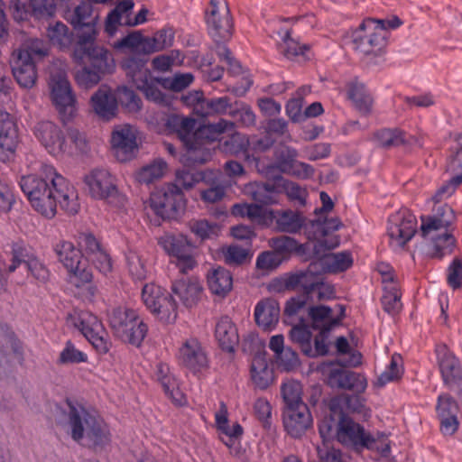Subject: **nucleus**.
Masks as SVG:
<instances>
[{"label": "nucleus", "instance_id": "52", "mask_svg": "<svg viewBox=\"0 0 462 462\" xmlns=\"http://www.w3.org/2000/svg\"><path fill=\"white\" fill-rule=\"evenodd\" d=\"M282 42L278 44L279 51L288 59H292L298 55H303L306 46H300L296 41L291 38L288 29L278 32Z\"/></svg>", "mask_w": 462, "mask_h": 462}, {"label": "nucleus", "instance_id": "7", "mask_svg": "<svg viewBox=\"0 0 462 462\" xmlns=\"http://www.w3.org/2000/svg\"><path fill=\"white\" fill-rule=\"evenodd\" d=\"M83 181L91 199L105 201L109 210L120 217L127 213L128 198L119 189L116 177L108 170L94 169L85 175Z\"/></svg>", "mask_w": 462, "mask_h": 462}, {"label": "nucleus", "instance_id": "55", "mask_svg": "<svg viewBox=\"0 0 462 462\" xmlns=\"http://www.w3.org/2000/svg\"><path fill=\"white\" fill-rule=\"evenodd\" d=\"M159 383L165 395L171 399L175 405L182 406L186 403V396L181 391L180 383L173 374Z\"/></svg>", "mask_w": 462, "mask_h": 462}, {"label": "nucleus", "instance_id": "37", "mask_svg": "<svg viewBox=\"0 0 462 462\" xmlns=\"http://www.w3.org/2000/svg\"><path fill=\"white\" fill-rule=\"evenodd\" d=\"M298 151L290 146H284L275 152L276 163L269 165L266 169L262 168L259 162L256 163L257 171L268 177L274 169H278L279 171L284 173L288 171L289 166L298 158Z\"/></svg>", "mask_w": 462, "mask_h": 462}, {"label": "nucleus", "instance_id": "39", "mask_svg": "<svg viewBox=\"0 0 462 462\" xmlns=\"http://www.w3.org/2000/svg\"><path fill=\"white\" fill-rule=\"evenodd\" d=\"M24 245L23 243H15L12 246L11 263H6L5 257L0 254V291H5L7 283V276L14 272L22 263L24 256Z\"/></svg>", "mask_w": 462, "mask_h": 462}, {"label": "nucleus", "instance_id": "36", "mask_svg": "<svg viewBox=\"0 0 462 462\" xmlns=\"http://www.w3.org/2000/svg\"><path fill=\"white\" fill-rule=\"evenodd\" d=\"M273 371L267 359L263 356H255L251 365V379L260 389H266L273 382Z\"/></svg>", "mask_w": 462, "mask_h": 462}, {"label": "nucleus", "instance_id": "45", "mask_svg": "<svg viewBox=\"0 0 462 462\" xmlns=\"http://www.w3.org/2000/svg\"><path fill=\"white\" fill-rule=\"evenodd\" d=\"M146 54L161 51L171 47L174 42V32L170 28H163L152 36H146Z\"/></svg>", "mask_w": 462, "mask_h": 462}, {"label": "nucleus", "instance_id": "5", "mask_svg": "<svg viewBox=\"0 0 462 462\" xmlns=\"http://www.w3.org/2000/svg\"><path fill=\"white\" fill-rule=\"evenodd\" d=\"M67 427L73 440L88 447H101L110 442L107 424L96 412L88 411L77 402L67 400L63 408Z\"/></svg>", "mask_w": 462, "mask_h": 462}, {"label": "nucleus", "instance_id": "25", "mask_svg": "<svg viewBox=\"0 0 462 462\" xmlns=\"http://www.w3.org/2000/svg\"><path fill=\"white\" fill-rule=\"evenodd\" d=\"M235 127L233 122L226 119H220L217 123L208 124L197 128L192 134L193 143H196V155H203V150L208 149L207 145L220 138V136L226 131L232 130ZM211 152V151H209Z\"/></svg>", "mask_w": 462, "mask_h": 462}, {"label": "nucleus", "instance_id": "51", "mask_svg": "<svg viewBox=\"0 0 462 462\" xmlns=\"http://www.w3.org/2000/svg\"><path fill=\"white\" fill-rule=\"evenodd\" d=\"M169 295L168 291L153 282L146 283L142 290V300L148 310L156 307Z\"/></svg>", "mask_w": 462, "mask_h": 462}, {"label": "nucleus", "instance_id": "59", "mask_svg": "<svg viewBox=\"0 0 462 462\" xmlns=\"http://www.w3.org/2000/svg\"><path fill=\"white\" fill-rule=\"evenodd\" d=\"M88 355L78 349L70 341L66 342L65 346L60 353L58 364H80L88 362Z\"/></svg>", "mask_w": 462, "mask_h": 462}, {"label": "nucleus", "instance_id": "15", "mask_svg": "<svg viewBox=\"0 0 462 462\" xmlns=\"http://www.w3.org/2000/svg\"><path fill=\"white\" fill-rule=\"evenodd\" d=\"M69 319L99 354L109 351L111 343L107 333L96 315L88 310H75Z\"/></svg>", "mask_w": 462, "mask_h": 462}, {"label": "nucleus", "instance_id": "42", "mask_svg": "<svg viewBox=\"0 0 462 462\" xmlns=\"http://www.w3.org/2000/svg\"><path fill=\"white\" fill-rule=\"evenodd\" d=\"M353 264L350 253L341 252L325 254L321 259V266L324 272L337 273L347 270Z\"/></svg>", "mask_w": 462, "mask_h": 462}, {"label": "nucleus", "instance_id": "60", "mask_svg": "<svg viewBox=\"0 0 462 462\" xmlns=\"http://www.w3.org/2000/svg\"><path fill=\"white\" fill-rule=\"evenodd\" d=\"M117 101L121 103L128 112H138L142 107V100L140 97L127 87H119L117 88Z\"/></svg>", "mask_w": 462, "mask_h": 462}, {"label": "nucleus", "instance_id": "9", "mask_svg": "<svg viewBox=\"0 0 462 462\" xmlns=\"http://www.w3.org/2000/svg\"><path fill=\"white\" fill-rule=\"evenodd\" d=\"M402 21L394 16L392 19L366 18L350 33L353 48L365 55H377L386 46V31L396 29Z\"/></svg>", "mask_w": 462, "mask_h": 462}, {"label": "nucleus", "instance_id": "26", "mask_svg": "<svg viewBox=\"0 0 462 462\" xmlns=\"http://www.w3.org/2000/svg\"><path fill=\"white\" fill-rule=\"evenodd\" d=\"M94 114L104 121L116 117L118 101L114 91L107 86H101L91 97L89 101Z\"/></svg>", "mask_w": 462, "mask_h": 462}, {"label": "nucleus", "instance_id": "23", "mask_svg": "<svg viewBox=\"0 0 462 462\" xmlns=\"http://www.w3.org/2000/svg\"><path fill=\"white\" fill-rule=\"evenodd\" d=\"M19 143L17 125L7 112L0 110V161L12 160Z\"/></svg>", "mask_w": 462, "mask_h": 462}, {"label": "nucleus", "instance_id": "34", "mask_svg": "<svg viewBox=\"0 0 462 462\" xmlns=\"http://www.w3.org/2000/svg\"><path fill=\"white\" fill-rule=\"evenodd\" d=\"M244 194L253 200L263 205L279 204L277 190L274 185L263 182H250L243 189Z\"/></svg>", "mask_w": 462, "mask_h": 462}, {"label": "nucleus", "instance_id": "17", "mask_svg": "<svg viewBox=\"0 0 462 462\" xmlns=\"http://www.w3.org/2000/svg\"><path fill=\"white\" fill-rule=\"evenodd\" d=\"M206 23L208 32L216 42L230 39L233 23L226 0H210L206 11Z\"/></svg>", "mask_w": 462, "mask_h": 462}, {"label": "nucleus", "instance_id": "49", "mask_svg": "<svg viewBox=\"0 0 462 462\" xmlns=\"http://www.w3.org/2000/svg\"><path fill=\"white\" fill-rule=\"evenodd\" d=\"M282 395L286 408L299 407L305 404L302 401V385L300 382L290 380L282 383Z\"/></svg>", "mask_w": 462, "mask_h": 462}, {"label": "nucleus", "instance_id": "61", "mask_svg": "<svg viewBox=\"0 0 462 462\" xmlns=\"http://www.w3.org/2000/svg\"><path fill=\"white\" fill-rule=\"evenodd\" d=\"M378 145L382 147L398 146L404 142L403 133L399 129H383L374 134Z\"/></svg>", "mask_w": 462, "mask_h": 462}, {"label": "nucleus", "instance_id": "27", "mask_svg": "<svg viewBox=\"0 0 462 462\" xmlns=\"http://www.w3.org/2000/svg\"><path fill=\"white\" fill-rule=\"evenodd\" d=\"M171 291L183 306L193 308L201 300L203 287L196 278H181L172 282Z\"/></svg>", "mask_w": 462, "mask_h": 462}, {"label": "nucleus", "instance_id": "41", "mask_svg": "<svg viewBox=\"0 0 462 462\" xmlns=\"http://www.w3.org/2000/svg\"><path fill=\"white\" fill-rule=\"evenodd\" d=\"M149 311L155 319L165 325L173 324L178 318V306L171 294Z\"/></svg>", "mask_w": 462, "mask_h": 462}, {"label": "nucleus", "instance_id": "1", "mask_svg": "<svg viewBox=\"0 0 462 462\" xmlns=\"http://www.w3.org/2000/svg\"><path fill=\"white\" fill-rule=\"evenodd\" d=\"M231 214L236 217H247L265 227L275 223V229L282 233L296 234L304 227L307 238L315 242L313 249L317 254L325 250L334 249L340 244L339 236L335 234L341 226V222L337 217L307 223L306 217L300 211L274 210L253 203L235 204L231 208Z\"/></svg>", "mask_w": 462, "mask_h": 462}, {"label": "nucleus", "instance_id": "62", "mask_svg": "<svg viewBox=\"0 0 462 462\" xmlns=\"http://www.w3.org/2000/svg\"><path fill=\"white\" fill-rule=\"evenodd\" d=\"M207 172L203 171H193L191 170H179L176 172V185H180L184 189H190L196 183L206 180Z\"/></svg>", "mask_w": 462, "mask_h": 462}, {"label": "nucleus", "instance_id": "48", "mask_svg": "<svg viewBox=\"0 0 462 462\" xmlns=\"http://www.w3.org/2000/svg\"><path fill=\"white\" fill-rule=\"evenodd\" d=\"M288 291L302 289L307 294L319 290L320 284L312 282L313 276L306 273H291L284 275Z\"/></svg>", "mask_w": 462, "mask_h": 462}, {"label": "nucleus", "instance_id": "16", "mask_svg": "<svg viewBox=\"0 0 462 462\" xmlns=\"http://www.w3.org/2000/svg\"><path fill=\"white\" fill-rule=\"evenodd\" d=\"M33 134L44 149L54 157L73 154L71 144L60 127L51 121H42L33 127Z\"/></svg>", "mask_w": 462, "mask_h": 462}, {"label": "nucleus", "instance_id": "32", "mask_svg": "<svg viewBox=\"0 0 462 462\" xmlns=\"http://www.w3.org/2000/svg\"><path fill=\"white\" fill-rule=\"evenodd\" d=\"M209 291L218 297L225 298L233 289V276L224 267H217L210 270L207 275Z\"/></svg>", "mask_w": 462, "mask_h": 462}, {"label": "nucleus", "instance_id": "11", "mask_svg": "<svg viewBox=\"0 0 462 462\" xmlns=\"http://www.w3.org/2000/svg\"><path fill=\"white\" fill-rule=\"evenodd\" d=\"M108 321L118 337L134 346H140L148 331L137 311L126 307L114 308L108 314Z\"/></svg>", "mask_w": 462, "mask_h": 462}, {"label": "nucleus", "instance_id": "31", "mask_svg": "<svg viewBox=\"0 0 462 462\" xmlns=\"http://www.w3.org/2000/svg\"><path fill=\"white\" fill-rule=\"evenodd\" d=\"M215 337L219 346L232 353L239 342V335L236 324L228 316H222L215 327Z\"/></svg>", "mask_w": 462, "mask_h": 462}, {"label": "nucleus", "instance_id": "10", "mask_svg": "<svg viewBox=\"0 0 462 462\" xmlns=\"http://www.w3.org/2000/svg\"><path fill=\"white\" fill-rule=\"evenodd\" d=\"M67 69L65 60H54L50 69L48 85L52 103L60 114L69 119L77 112V100L68 79Z\"/></svg>", "mask_w": 462, "mask_h": 462}, {"label": "nucleus", "instance_id": "21", "mask_svg": "<svg viewBox=\"0 0 462 462\" xmlns=\"http://www.w3.org/2000/svg\"><path fill=\"white\" fill-rule=\"evenodd\" d=\"M179 363L197 374L208 368V358L201 343L195 337L186 339L177 353Z\"/></svg>", "mask_w": 462, "mask_h": 462}, {"label": "nucleus", "instance_id": "19", "mask_svg": "<svg viewBox=\"0 0 462 462\" xmlns=\"http://www.w3.org/2000/svg\"><path fill=\"white\" fill-rule=\"evenodd\" d=\"M337 439L346 447L372 448L375 440L363 426L347 416H342L337 425Z\"/></svg>", "mask_w": 462, "mask_h": 462}, {"label": "nucleus", "instance_id": "43", "mask_svg": "<svg viewBox=\"0 0 462 462\" xmlns=\"http://www.w3.org/2000/svg\"><path fill=\"white\" fill-rule=\"evenodd\" d=\"M424 236L431 239L434 254L439 258L450 254L455 246V238L448 229L434 231Z\"/></svg>", "mask_w": 462, "mask_h": 462}, {"label": "nucleus", "instance_id": "38", "mask_svg": "<svg viewBox=\"0 0 462 462\" xmlns=\"http://www.w3.org/2000/svg\"><path fill=\"white\" fill-rule=\"evenodd\" d=\"M309 316L311 319L315 329L329 332L340 321L339 318L334 316L332 310L327 306L311 307L309 310Z\"/></svg>", "mask_w": 462, "mask_h": 462}, {"label": "nucleus", "instance_id": "8", "mask_svg": "<svg viewBox=\"0 0 462 462\" xmlns=\"http://www.w3.org/2000/svg\"><path fill=\"white\" fill-rule=\"evenodd\" d=\"M54 252L69 272V282L82 290L80 294L84 299L92 300L97 289L92 282V272L88 267V261L83 258L81 251L72 242L61 240L54 245Z\"/></svg>", "mask_w": 462, "mask_h": 462}, {"label": "nucleus", "instance_id": "3", "mask_svg": "<svg viewBox=\"0 0 462 462\" xmlns=\"http://www.w3.org/2000/svg\"><path fill=\"white\" fill-rule=\"evenodd\" d=\"M148 60L143 57H127L121 62V67L132 84L141 90L148 100L157 104L167 105V97L158 88L181 91L194 80L191 73H179L171 78H154L147 68Z\"/></svg>", "mask_w": 462, "mask_h": 462}, {"label": "nucleus", "instance_id": "33", "mask_svg": "<svg viewBox=\"0 0 462 462\" xmlns=\"http://www.w3.org/2000/svg\"><path fill=\"white\" fill-rule=\"evenodd\" d=\"M455 221V212L448 205L440 206L433 217L421 218L422 236H428L434 231L448 229V226Z\"/></svg>", "mask_w": 462, "mask_h": 462}, {"label": "nucleus", "instance_id": "56", "mask_svg": "<svg viewBox=\"0 0 462 462\" xmlns=\"http://www.w3.org/2000/svg\"><path fill=\"white\" fill-rule=\"evenodd\" d=\"M335 347L338 355H346L348 356L345 363L346 365L356 367L361 365V353L350 346L346 337H338L336 339Z\"/></svg>", "mask_w": 462, "mask_h": 462}, {"label": "nucleus", "instance_id": "47", "mask_svg": "<svg viewBox=\"0 0 462 462\" xmlns=\"http://www.w3.org/2000/svg\"><path fill=\"white\" fill-rule=\"evenodd\" d=\"M47 36L51 43L60 50H64L72 42V34L63 23L57 22L48 27Z\"/></svg>", "mask_w": 462, "mask_h": 462}, {"label": "nucleus", "instance_id": "54", "mask_svg": "<svg viewBox=\"0 0 462 462\" xmlns=\"http://www.w3.org/2000/svg\"><path fill=\"white\" fill-rule=\"evenodd\" d=\"M226 263L229 265H241L250 260L253 254L248 248L237 245H231L222 249Z\"/></svg>", "mask_w": 462, "mask_h": 462}, {"label": "nucleus", "instance_id": "12", "mask_svg": "<svg viewBox=\"0 0 462 462\" xmlns=\"http://www.w3.org/2000/svg\"><path fill=\"white\" fill-rule=\"evenodd\" d=\"M150 207L163 219H177L186 209V199L180 188L172 183L166 184L150 196Z\"/></svg>", "mask_w": 462, "mask_h": 462}, {"label": "nucleus", "instance_id": "13", "mask_svg": "<svg viewBox=\"0 0 462 462\" xmlns=\"http://www.w3.org/2000/svg\"><path fill=\"white\" fill-rule=\"evenodd\" d=\"M166 125L169 130L177 134L186 148L185 153L180 158V162L184 165L202 164L211 158L212 153L208 149L203 150V155H196L197 146L196 143H193L192 138L196 130L195 119L180 115H171L168 117Z\"/></svg>", "mask_w": 462, "mask_h": 462}, {"label": "nucleus", "instance_id": "40", "mask_svg": "<svg viewBox=\"0 0 462 462\" xmlns=\"http://www.w3.org/2000/svg\"><path fill=\"white\" fill-rule=\"evenodd\" d=\"M132 0H123L109 13L106 21V32L110 36L114 35L117 25H124L125 19H130V14L134 8Z\"/></svg>", "mask_w": 462, "mask_h": 462}, {"label": "nucleus", "instance_id": "14", "mask_svg": "<svg viewBox=\"0 0 462 462\" xmlns=\"http://www.w3.org/2000/svg\"><path fill=\"white\" fill-rule=\"evenodd\" d=\"M158 244L180 273H186L196 266L194 247L185 236L166 233L158 239Z\"/></svg>", "mask_w": 462, "mask_h": 462}, {"label": "nucleus", "instance_id": "35", "mask_svg": "<svg viewBox=\"0 0 462 462\" xmlns=\"http://www.w3.org/2000/svg\"><path fill=\"white\" fill-rule=\"evenodd\" d=\"M346 96L361 113L371 111L373 98L365 85L357 80L350 81L346 87Z\"/></svg>", "mask_w": 462, "mask_h": 462}, {"label": "nucleus", "instance_id": "22", "mask_svg": "<svg viewBox=\"0 0 462 462\" xmlns=\"http://www.w3.org/2000/svg\"><path fill=\"white\" fill-rule=\"evenodd\" d=\"M437 363L442 380L449 388L462 382V367L459 360L446 345H437L435 348Z\"/></svg>", "mask_w": 462, "mask_h": 462}, {"label": "nucleus", "instance_id": "30", "mask_svg": "<svg viewBox=\"0 0 462 462\" xmlns=\"http://www.w3.org/2000/svg\"><path fill=\"white\" fill-rule=\"evenodd\" d=\"M96 20L97 16H93V6L90 3L83 2L75 8L70 22L76 29H81L77 42H80L82 36H88L93 32V44H95L97 34Z\"/></svg>", "mask_w": 462, "mask_h": 462}, {"label": "nucleus", "instance_id": "50", "mask_svg": "<svg viewBox=\"0 0 462 462\" xmlns=\"http://www.w3.org/2000/svg\"><path fill=\"white\" fill-rule=\"evenodd\" d=\"M146 36L139 32H134L117 41L115 49H127L131 52L146 54Z\"/></svg>", "mask_w": 462, "mask_h": 462}, {"label": "nucleus", "instance_id": "4", "mask_svg": "<svg viewBox=\"0 0 462 462\" xmlns=\"http://www.w3.org/2000/svg\"><path fill=\"white\" fill-rule=\"evenodd\" d=\"M73 60L81 64L87 60L89 66H84L77 70L74 76L77 85L83 89H90L97 86L103 76L115 70L116 62L108 50L93 44V32L82 36L72 54Z\"/></svg>", "mask_w": 462, "mask_h": 462}, {"label": "nucleus", "instance_id": "24", "mask_svg": "<svg viewBox=\"0 0 462 462\" xmlns=\"http://www.w3.org/2000/svg\"><path fill=\"white\" fill-rule=\"evenodd\" d=\"M312 424V416L307 404L285 408L283 411V426L291 437L294 439L300 438L311 428Z\"/></svg>", "mask_w": 462, "mask_h": 462}, {"label": "nucleus", "instance_id": "18", "mask_svg": "<svg viewBox=\"0 0 462 462\" xmlns=\"http://www.w3.org/2000/svg\"><path fill=\"white\" fill-rule=\"evenodd\" d=\"M417 231L416 217L408 209H402L389 217L387 234L390 245L402 249Z\"/></svg>", "mask_w": 462, "mask_h": 462}, {"label": "nucleus", "instance_id": "46", "mask_svg": "<svg viewBox=\"0 0 462 462\" xmlns=\"http://www.w3.org/2000/svg\"><path fill=\"white\" fill-rule=\"evenodd\" d=\"M167 169V164L162 160H155L135 172V180L140 183L150 184L161 179Z\"/></svg>", "mask_w": 462, "mask_h": 462}, {"label": "nucleus", "instance_id": "6", "mask_svg": "<svg viewBox=\"0 0 462 462\" xmlns=\"http://www.w3.org/2000/svg\"><path fill=\"white\" fill-rule=\"evenodd\" d=\"M48 54L47 43L37 38L28 39L12 52V74L21 88L30 89L35 86L38 79L36 62Z\"/></svg>", "mask_w": 462, "mask_h": 462}, {"label": "nucleus", "instance_id": "58", "mask_svg": "<svg viewBox=\"0 0 462 462\" xmlns=\"http://www.w3.org/2000/svg\"><path fill=\"white\" fill-rule=\"evenodd\" d=\"M403 373L402 356L398 354L392 356L390 364L385 367L384 371L378 377V383L385 385L386 383L397 380Z\"/></svg>", "mask_w": 462, "mask_h": 462}, {"label": "nucleus", "instance_id": "2", "mask_svg": "<svg viewBox=\"0 0 462 462\" xmlns=\"http://www.w3.org/2000/svg\"><path fill=\"white\" fill-rule=\"evenodd\" d=\"M19 185L33 210L46 218L56 216L58 206L69 215L80 209L78 189L53 165L42 164L36 173L22 176Z\"/></svg>", "mask_w": 462, "mask_h": 462}, {"label": "nucleus", "instance_id": "20", "mask_svg": "<svg viewBox=\"0 0 462 462\" xmlns=\"http://www.w3.org/2000/svg\"><path fill=\"white\" fill-rule=\"evenodd\" d=\"M137 132L130 125L115 126L111 134V148L114 155L119 162H127L133 159L137 151Z\"/></svg>", "mask_w": 462, "mask_h": 462}, {"label": "nucleus", "instance_id": "44", "mask_svg": "<svg viewBox=\"0 0 462 462\" xmlns=\"http://www.w3.org/2000/svg\"><path fill=\"white\" fill-rule=\"evenodd\" d=\"M201 111L202 117L212 116H220V115H229L232 117L236 116V111L232 107V104L230 102V98L227 97H220L207 99L204 102V107Z\"/></svg>", "mask_w": 462, "mask_h": 462}, {"label": "nucleus", "instance_id": "63", "mask_svg": "<svg viewBox=\"0 0 462 462\" xmlns=\"http://www.w3.org/2000/svg\"><path fill=\"white\" fill-rule=\"evenodd\" d=\"M457 402L448 394H440L438 397L436 406L437 416L439 418L457 416L458 414Z\"/></svg>", "mask_w": 462, "mask_h": 462}, {"label": "nucleus", "instance_id": "57", "mask_svg": "<svg viewBox=\"0 0 462 462\" xmlns=\"http://www.w3.org/2000/svg\"><path fill=\"white\" fill-rule=\"evenodd\" d=\"M249 144L250 140L246 135L236 133L221 144V150L226 153L238 155L240 153H246Z\"/></svg>", "mask_w": 462, "mask_h": 462}, {"label": "nucleus", "instance_id": "64", "mask_svg": "<svg viewBox=\"0 0 462 462\" xmlns=\"http://www.w3.org/2000/svg\"><path fill=\"white\" fill-rule=\"evenodd\" d=\"M30 7L36 19L51 17L56 12L55 0H30Z\"/></svg>", "mask_w": 462, "mask_h": 462}, {"label": "nucleus", "instance_id": "28", "mask_svg": "<svg viewBox=\"0 0 462 462\" xmlns=\"http://www.w3.org/2000/svg\"><path fill=\"white\" fill-rule=\"evenodd\" d=\"M328 383L331 387L364 392L367 386L365 378L360 374L332 367L328 374Z\"/></svg>", "mask_w": 462, "mask_h": 462}, {"label": "nucleus", "instance_id": "29", "mask_svg": "<svg viewBox=\"0 0 462 462\" xmlns=\"http://www.w3.org/2000/svg\"><path fill=\"white\" fill-rule=\"evenodd\" d=\"M254 316L259 328L265 331H271L278 324L280 319V305L278 301L273 299H263L255 305Z\"/></svg>", "mask_w": 462, "mask_h": 462}, {"label": "nucleus", "instance_id": "53", "mask_svg": "<svg viewBox=\"0 0 462 462\" xmlns=\"http://www.w3.org/2000/svg\"><path fill=\"white\" fill-rule=\"evenodd\" d=\"M126 263L129 274L134 281L147 278L148 269L144 259L136 252L130 251L126 254Z\"/></svg>", "mask_w": 462, "mask_h": 462}]
</instances>
